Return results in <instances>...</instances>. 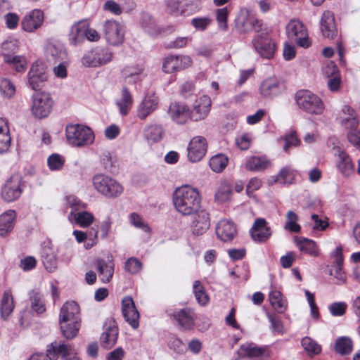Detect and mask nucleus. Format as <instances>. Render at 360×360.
<instances>
[{
  "label": "nucleus",
  "instance_id": "680f3d73",
  "mask_svg": "<svg viewBox=\"0 0 360 360\" xmlns=\"http://www.w3.org/2000/svg\"><path fill=\"white\" fill-rule=\"evenodd\" d=\"M65 162L64 158L56 153L51 154L47 159V164L49 168L51 171H58L60 170Z\"/></svg>",
  "mask_w": 360,
  "mask_h": 360
},
{
  "label": "nucleus",
  "instance_id": "a878e982",
  "mask_svg": "<svg viewBox=\"0 0 360 360\" xmlns=\"http://www.w3.org/2000/svg\"><path fill=\"white\" fill-rule=\"evenodd\" d=\"M168 114L172 120L177 124H184L188 120H191L190 108L183 103H171L169 107Z\"/></svg>",
  "mask_w": 360,
  "mask_h": 360
},
{
  "label": "nucleus",
  "instance_id": "4c0bfd02",
  "mask_svg": "<svg viewBox=\"0 0 360 360\" xmlns=\"http://www.w3.org/2000/svg\"><path fill=\"white\" fill-rule=\"evenodd\" d=\"M46 55L49 61H65L67 58V52L60 44L49 43L46 47Z\"/></svg>",
  "mask_w": 360,
  "mask_h": 360
},
{
  "label": "nucleus",
  "instance_id": "473e14b6",
  "mask_svg": "<svg viewBox=\"0 0 360 360\" xmlns=\"http://www.w3.org/2000/svg\"><path fill=\"white\" fill-rule=\"evenodd\" d=\"M167 11L174 15H189L198 11V7L194 6L191 9L184 7L183 2L180 0H165Z\"/></svg>",
  "mask_w": 360,
  "mask_h": 360
},
{
  "label": "nucleus",
  "instance_id": "8fccbe9b",
  "mask_svg": "<svg viewBox=\"0 0 360 360\" xmlns=\"http://www.w3.org/2000/svg\"><path fill=\"white\" fill-rule=\"evenodd\" d=\"M14 309L13 299L11 291L4 292L1 304V315L4 319H7Z\"/></svg>",
  "mask_w": 360,
  "mask_h": 360
},
{
  "label": "nucleus",
  "instance_id": "a18cd8bd",
  "mask_svg": "<svg viewBox=\"0 0 360 360\" xmlns=\"http://www.w3.org/2000/svg\"><path fill=\"white\" fill-rule=\"evenodd\" d=\"M334 349L337 354L348 355L353 349V342L349 337H339L335 341Z\"/></svg>",
  "mask_w": 360,
  "mask_h": 360
},
{
  "label": "nucleus",
  "instance_id": "052dcab7",
  "mask_svg": "<svg viewBox=\"0 0 360 360\" xmlns=\"http://www.w3.org/2000/svg\"><path fill=\"white\" fill-rule=\"evenodd\" d=\"M65 201L66 207L71 209L70 212H77L86 207V204L73 195L66 196Z\"/></svg>",
  "mask_w": 360,
  "mask_h": 360
},
{
  "label": "nucleus",
  "instance_id": "774afa93",
  "mask_svg": "<svg viewBox=\"0 0 360 360\" xmlns=\"http://www.w3.org/2000/svg\"><path fill=\"white\" fill-rule=\"evenodd\" d=\"M229 11L226 7L219 8L216 11L217 20L219 27L222 30H226L228 28L227 17Z\"/></svg>",
  "mask_w": 360,
  "mask_h": 360
},
{
  "label": "nucleus",
  "instance_id": "69168bd1",
  "mask_svg": "<svg viewBox=\"0 0 360 360\" xmlns=\"http://www.w3.org/2000/svg\"><path fill=\"white\" fill-rule=\"evenodd\" d=\"M142 268V263L136 257L129 258L124 264V269L131 274L139 273Z\"/></svg>",
  "mask_w": 360,
  "mask_h": 360
},
{
  "label": "nucleus",
  "instance_id": "6ab92c4d",
  "mask_svg": "<svg viewBox=\"0 0 360 360\" xmlns=\"http://www.w3.org/2000/svg\"><path fill=\"white\" fill-rule=\"evenodd\" d=\"M159 98L154 93L147 94L138 105L136 116L141 120H146L158 108Z\"/></svg>",
  "mask_w": 360,
  "mask_h": 360
},
{
  "label": "nucleus",
  "instance_id": "4be33fe9",
  "mask_svg": "<svg viewBox=\"0 0 360 360\" xmlns=\"http://www.w3.org/2000/svg\"><path fill=\"white\" fill-rule=\"evenodd\" d=\"M212 101L207 96H202L198 98L194 104L193 108L190 109V115L192 121H199L205 119L211 108Z\"/></svg>",
  "mask_w": 360,
  "mask_h": 360
},
{
  "label": "nucleus",
  "instance_id": "5701e85b",
  "mask_svg": "<svg viewBox=\"0 0 360 360\" xmlns=\"http://www.w3.org/2000/svg\"><path fill=\"white\" fill-rule=\"evenodd\" d=\"M49 354V360H57L58 356L63 360H80L70 345L56 341L51 343V349Z\"/></svg>",
  "mask_w": 360,
  "mask_h": 360
},
{
  "label": "nucleus",
  "instance_id": "6e6d98bb",
  "mask_svg": "<svg viewBox=\"0 0 360 360\" xmlns=\"http://www.w3.org/2000/svg\"><path fill=\"white\" fill-rule=\"evenodd\" d=\"M42 262L47 271H54L57 268L56 255L51 250H44L42 255Z\"/></svg>",
  "mask_w": 360,
  "mask_h": 360
},
{
  "label": "nucleus",
  "instance_id": "49530a36",
  "mask_svg": "<svg viewBox=\"0 0 360 360\" xmlns=\"http://www.w3.org/2000/svg\"><path fill=\"white\" fill-rule=\"evenodd\" d=\"M263 350L258 347L255 344L252 342H246L240 345L238 350V357L245 359L248 357H256L262 354Z\"/></svg>",
  "mask_w": 360,
  "mask_h": 360
},
{
  "label": "nucleus",
  "instance_id": "a211bd4d",
  "mask_svg": "<svg viewBox=\"0 0 360 360\" xmlns=\"http://www.w3.org/2000/svg\"><path fill=\"white\" fill-rule=\"evenodd\" d=\"M21 194V179L18 176H11L6 181L1 189V197L6 202L16 200Z\"/></svg>",
  "mask_w": 360,
  "mask_h": 360
},
{
  "label": "nucleus",
  "instance_id": "13d9d810",
  "mask_svg": "<svg viewBox=\"0 0 360 360\" xmlns=\"http://www.w3.org/2000/svg\"><path fill=\"white\" fill-rule=\"evenodd\" d=\"M15 93V86L8 78L0 77V94L6 98H10Z\"/></svg>",
  "mask_w": 360,
  "mask_h": 360
},
{
  "label": "nucleus",
  "instance_id": "37998d69",
  "mask_svg": "<svg viewBox=\"0 0 360 360\" xmlns=\"http://www.w3.org/2000/svg\"><path fill=\"white\" fill-rule=\"evenodd\" d=\"M134 99L127 86H123L121 93V98L117 101L120 113L126 115L129 113L133 105Z\"/></svg>",
  "mask_w": 360,
  "mask_h": 360
},
{
  "label": "nucleus",
  "instance_id": "3c124183",
  "mask_svg": "<svg viewBox=\"0 0 360 360\" xmlns=\"http://www.w3.org/2000/svg\"><path fill=\"white\" fill-rule=\"evenodd\" d=\"M301 344L304 351L310 356L317 355L321 352V346L310 337L306 336L303 338Z\"/></svg>",
  "mask_w": 360,
  "mask_h": 360
},
{
  "label": "nucleus",
  "instance_id": "1a4fd4ad",
  "mask_svg": "<svg viewBox=\"0 0 360 360\" xmlns=\"http://www.w3.org/2000/svg\"><path fill=\"white\" fill-rule=\"evenodd\" d=\"M236 30L241 33L255 31L257 32L262 30L261 20L250 15L247 10H241L235 20Z\"/></svg>",
  "mask_w": 360,
  "mask_h": 360
},
{
  "label": "nucleus",
  "instance_id": "09e8293b",
  "mask_svg": "<svg viewBox=\"0 0 360 360\" xmlns=\"http://www.w3.org/2000/svg\"><path fill=\"white\" fill-rule=\"evenodd\" d=\"M269 299L271 306L278 313H283L287 309V302L283 297L280 291L273 290L269 295Z\"/></svg>",
  "mask_w": 360,
  "mask_h": 360
},
{
  "label": "nucleus",
  "instance_id": "6e6552de",
  "mask_svg": "<svg viewBox=\"0 0 360 360\" xmlns=\"http://www.w3.org/2000/svg\"><path fill=\"white\" fill-rule=\"evenodd\" d=\"M285 30L289 39L294 41L301 47L309 46L307 30L301 21L290 20L286 25Z\"/></svg>",
  "mask_w": 360,
  "mask_h": 360
},
{
  "label": "nucleus",
  "instance_id": "c85d7f7f",
  "mask_svg": "<svg viewBox=\"0 0 360 360\" xmlns=\"http://www.w3.org/2000/svg\"><path fill=\"white\" fill-rule=\"evenodd\" d=\"M94 264L101 281L103 283H109L114 274V263L112 260L97 258L94 260Z\"/></svg>",
  "mask_w": 360,
  "mask_h": 360
},
{
  "label": "nucleus",
  "instance_id": "f3484780",
  "mask_svg": "<svg viewBox=\"0 0 360 360\" xmlns=\"http://www.w3.org/2000/svg\"><path fill=\"white\" fill-rule=\"evenodd\" d=\"M334 155L338 157L336 166L338 172L345 177H349L354 172V165L349 155L340 146H333Z\"/></svg>",
  "mask_w": 360,
  "mask_h": 360
},
{
  "label": "nucleus",
  "instance_id": "39448f33",
  "mask_svg": "<svg viewBox=\"0 0 360 360\" xmlns=\"http://www.w3.org/2000/svg\"><path fill=\"white\" fill-rule=\"evenodd\" d=\"M295 98L298 107L307 113L319 115L323 112V102L316 94L309 90L298 91Z\"/></svg>",
  "mask_w": 360,
  "mask_h": 360
},
{
  "label": "nucleus",
  "instance_id": "864d4df0",
  "mask_svg": "<svg viewBox=\"0 0 360 360\" xmlns=\"http://www.w3.org/2000/svg\"><path fill=\"white\" fill-rule=\"evenodd\" d=\"M228 162V158L225 155L217 154L210 158L209 165L213 172L219 173L226 168Z\"/></svg>",
  "mask_w": 360,
  "mask_h": 360
},
{
  "label": "nucleus",
  "instance_id": "20e7f679",
  "mask_svg": "<svg viewBox=\"0 0 360 360\" xmlns=\"http://www.w3.org/2000/svg\"><path fill=\"white\" fill-rule=\"evenodd\" d=\"M92 184L98 193L106 198H117L124 191L123 186L117 180L102 173L93 176Z\"/></svg>",
  "mask_w": 360,
  "mask_h": 360
},
{
  "label": "nucleus",
  "instance_id": "2eb2a0df",
  "mask_svg": "<svg viewBox=\"0 0 360 360\" xmlns=\"http://www.w3.org/2000/svg\"><path fill=\"white\" fill-rule=\"evenodd\" d=\"M207 149L206 139L202 136H195L188 146V158L190 162H197L205 155Z\"/></svg>",
  "mask_w": 360,
  "mask_h": 360
},
{
  "label": "nucleus",
  "instance_id": "f704fd0d",
  "mask_svg": "<svg viewBox=\"0 0 360 360\" xmlns=\"http://www.w3.org/2000/svg\"><path fill=\"white\" fill-rule=\"evenodd\" d=\"M271 166V161L265 156H251L245 160V168L250 172H262Z\"/></svg>",
  "mask_w": 360,
  "mask_h": 360
},
{
  "label": "nucleus",
  "instance_id": "79ce46f5",
  "mask_svg": "<svg viewBox=\"0 0 360 360\" xmlns=\"http://www.w3.org/2000/svg\"><path fill=\"white\" fill-rule=\"evenodd\" d=\"M68 219L72 222L77 224L81 227L85 228L93 223L94 217L91 213L82 210L77 212H70Z\"/></svg>",
  "mask_w": 360,
  "mask_h": 360
},
{
  "label": "nucleus",
  "instance_id": "2f4dec72",
  "mask_svg": "<svg viewBox=\"0 0 360 360\" xmlns=\"http://www.w3.org/2000/svg\"><path fill=\"white\" fill-rule=\"evenodd\" d=\"M321 31L325 37L333 39L336 33L337 28L335 22V17L332 12L325 11L320 20Z\"/></svg>",
  "mask_w": 360,
  "mask_h": 360
},
{
  "label": "nucleus",
  "instance_id": "4468645a",
  "mask_svg": "<svg viewBox=\"0 0 360 360\" xmlns=\"http://www.w3.org/2000/svg\"><path fill=\"white\" fill-rule=\"evenodd\" d=\"M284 82L276 77L264 80L259 87V92L264 98H272L282 94L285 90Z\"/></svg>",
  "mask_w": 360,
  "mask_h": 360
},
{
  "label": "nucleus",
  "instance_id": "338daca9",
  "mask_svg": "<svg viewBox=\"0 0 360 360\" xmlns=\"http://www.w3.org/2000/svg\"><path fill=\"white\" fill-rule=\"evenodd\" d=\"M129 219L131 225L136 228L141 229L145 232H149L150 228L148 224H146L143 219L136 212H132L129 216Z\"/></svg>",
  "mask_w": 360,
  "mask_h": 360
},
{
  "label": "nucleus",
  "instance_id": "aec40b11",
  "mask_svg": "<svg viewBox=\"0 0 360 360\" xmlns=\"http://www.w3.org/2000/svg\"><path fill=\"white\" fill-rule=\"evenodd\" d=\"M332 257L334 261L329 271L330 276H333L335 279V284L342 285L347 282V276L342 269L343 258L342 255V248L338 247L335 249L334 252L332 253Z\"/></svg>",
  "mask_w": 360,
  "mask_h": 360
},
{
  "label": "nucleus",
  "instance_id": "c03bdc74",
  "mask_svg": "<svg viewBox=\"0 0 360 360\" xmlns=\"http://www.w3.org/2000/svg\"><path fill=\"white\" fill-rule=\"evenodd\" d=\"M165 131L160 124L147 125L143 130V136L149 142L156 143L162 140Z\"/></svg>",
  "mask_w": 360,
  "mask_h": 360
},
{
  "label": "nucleus",
  "instance_id": "423d86ee",
  "mask_svg": "<svg viewBox=\"0 0 360 360\" xmlns=\"http://www.w3.org/2000/svg\"><path fill=\"white\" fill-rule=\"evenodd\" d=\"M31 112L32 115L37 119L47 117L51 112L54 101L51 95L46 91H39L32 96Z\"/></svg>",
  "mask_w": 360,
  "mask_h": 360
},
{
  "label": "nucleus",
  "instance_id": "9b49d317",
  "mask_svg": "<svg viewBox=\"0 0 360 360\" xmlns=\"http://www.w3.org/2000/svg\"><path fill=\"white\" fill-rule=\"evenodd\" d=\"M103 32L106 41L112 46H119L124 41L123 27L116 20H106L103 25Z\"/></svg>",
  "mask_w": 360,
  "mask_h": 360
},
{
  "label": "nucleus",
  "instance_id": "9d476101",
  "mask_svg": "<svg viewBox=\"0 0 360 360\" xmlns=\"http://www.w3.org/2000/svg\"><path fill=\"white\" fill-rule=\"evenodd\" d=\"M255 50L264 58L271 59L274 56L276 44L266 33L257 34L252 41Z\"/></svg>",
  "mask_w": 360,
  "mask_h": 360
},
{
  "label": "nucleus",
  "instance_id": "b1692460",
  "mask_svg": "<svg viewBox=\"0 0 360 360\" xmlns=\"http://www.w3.org/2000/svg\"><path fill=\"white\" fill-rule=\"evenodd\" d=\"M122 76L127 84L136 86L141 83L146 77V74L143 65H131L122 69Z\"/></svg>",
  "mask_w": 360,
  "mask_h": 360
},
{
  "label": "nucleus",
  "instance_id": "7c9ffc66",
  "mask_svg": "<svg viewBox=\"0 0 360 360\" xmlns=\"http://www.w3.org/2000/svg\"><path fill=\"white\" fill-rule=\"evenodd\" d=\"M87 27H89L87 20H79L71 27L69 33V41L71 44L77 46L84 41Z\"/></svg>",
  "mask_w": 360,
  "mask_h": 360
},
{
  "label": "nucleus",
  "instance_id": "a19ab883",
  "mask_svg": "<svg viewBox=\"0 0 360 360\" xmlns=\"http://www.w3.org/2000/svg\"><path fill=\"white\" fill-rule=\"evenodd\" d=\"M340 122L342 125L349 128L358 127L359 120L354 110L349 105H344L342 108V114L339 115Z\"/></svg>",
  "mask_w": 360,
  "mask_h": 360
},
{
  "label": "nucleus",
  "instance_id": "f257e3e1",
  "mask_svg": "<svg viewBox=\"0 0 360 360\" xmlns=\"http://www.w3.org/2000/svg\"><path fill=\"white\" fill-rule=\"evenodd\" d=\"M173 202L178 212L191 215L201 208V197L198 191L190 186L177 188L173 195Z\"/></svg>",
  "mask_w": 360,
  "mask_h": 360
},
{
  "label": "nucleus",
  "instance_id": "f03ea898",
  "mask_svg": "<svg viewBox=\"0 0 360 360\" xmlns=\"http://www.w3.org/2000/svg\"><path fill=\"white\" fill-rule=\"evenodd\" d=\"M59 323L63 335L67 339L77 335L80 328V308L74 301L65 302L60 308Z\"/></svg>",
  "mask_w": 360,
  "mask_h": 360
},
{
  "label": "nucleus",
  "instance_id": "cd10ccee",
  "mask_svg": "<svg viewBox=\"0 0 360 360\" xmlns=\"http://www.w3.org/2000/svg\"><path fill=\"white\" fill-rule=\"evenodd\" d=\"M216 234L224 242L231 241L237 235L236 226L229 219H221L217 224Z\"/></svg>",
  "mask_w": 360,
  "mask_h": 360
},
{
  "label": "nucleus",
  "instance_id": "bf43d9fd",
  "mask_svg": "<svg viewBox=\"0 0 360 360\" xmlns=\"http://www.w3.org/2000/svg\"><path fill=\"white\" fill-rule=\"evenodd\" d=\"M193 292L197 302L200 305H205L209 301L207 295L205 293L202 283L199 281H195L193 283Z\"/></svg>",
  "mask_w": 360,
  "mask_h": 360
},
{
  "label": "nucleus",
  "instance_id": "e433bc0d",
  "mask_svg": "<svg viewBox=\"0 0 360 360\" xmlns=\"http://www.w3.org/2000/svg\"><path fill=\"white\" fill-rule=\"evenodd\" d=\"M16 218V212L8 210L0 215V236L5 237L13 229Z\"/></svg>",
  "mask_w": 360,
  "mask_h": 360
},
{
  "label": "nucleus",
  "instance_id": "0eeeda50",
  "mask_svg": "<svg viewBox=\"0 0 360 360\" xmlns=\"http://www.w3.org/2000/svg\"><path fill=\"white\" fill-rule=\"evenodd\" d=\"M112 52L105 47L97 46L86 51L82 58V63L88 68H96L110 63L112 60Z\"/></svg>",
  "mask_w": 360,
  "mask_h": 360
},
{
  "label": "nucleus",
  "instance_id": "58836bf2",
  "mask_svg": "<svg viewBox=\"0 0 360 360\" xmlns=\"http://www.w3.org/2000/svg\"><path fill=\"white\" fill-rule=\"evenodd\" d=\"M4 62L8 67L16 72H24L27 69V62L26 58L22 55H7L5 54Z\"/></svg>",
  "mask_w": 360,
  "mask_h": 360
},
{
  "label": "nucleus",
  "instance_id": "393cba45",
  "mask_svg": "<svg viewBox=\"0 0 360 360\" xmlns=\"http://www.w3.org/2000/svg\"><path fill=\"white\" fill-rule=\"evenodd\" d=\"M122 311L125 321L129 323L133 328H137L139 327V313L131 297L127 296L122 299Z\"/></svg>",
  "mask_w": 360,
  "mask_h": 360
},
{
  "label": "nucleus",
  "instance_id": "de8ad7c7",
  "mask_svg": "<svg viewBox=\"0 0 360 360\" xmlns=\"http://www.w3.org/2000/svg\"><path fill=\"white\" fill-rule=\"evenodd\" d=\"M30 299L32 309L37 314H41L46 311L44 295L38 291L32 290L30 292Z\"/></svg>",
  "mask_w": 360,
  "mask_h": 360
},
{
  "label": "nucleus",
  "instance_id": "e2e57ef3",
  "mask_svg": "<svg viewBox=\"0 0 360 360\" xmlns=\"http://www.w3.org/2000/svg\"><path fill=\"white\" fill-rule=\"evenodd\" d=\"M18 45L15 39L6 40L1 44V56L5 59V54L13 56L18 51Z\"/></svg>",
  "mask_w": 360,
  "mask_h": 360
},
{
  "label": "nucleus",
  "instance_id": "603ef678",
  "mask_svg": "<svg viewBox=\"0 0 360 360\" xmlns=\"http://www.w3.org/2000/svg\"><path fill=\"white\" fill-rule=\"evenodd\" d=\"M231 195V186L226 181H221L215 193V200L224 202L229 200Z\"/></svg>",
  "mask_w": 360,
  "mask_h": 360
},
{
  "label": "nucleus",
  "instance_id": "f8f14e48",
  "mask_svg": "<svg viewBox=\"0 0 360 360\" xmlns=\"http://www.w3.org/2000/svg\"><path fill=\"white\" fill-rule=\"evenodd\" d=\"M47 78L45 65L42 63L36 61L28 71L27 84L32 90L37 91L41 88Z\"/></svg>",
  "mask_w": 360,
  "mask_h": 360
},
{
  "label": "nucleus",
  "instance_id": "bb28decb",
  "mask_svg": "<svg viewBox=\"0 0 360 360\" xmlns=\"http://www.w3.org/2000/svg\"><path fill=\"white\" fill-rule=\"evenodd\" d=\"M44 22V13L39 9H34L25 15L22 21V29L27 32H33L39 29Z\"/></svg>",
  "mask_w": 360,
  "mask_h": 360
},
{
  "label": "nucleus",
  "instance_id": "412c9836",
  "mask_svg": "<svg viewBox=\"0 0 360 360\" xmlns=\"http://www.w3.org/2000/svg\"><path fill=\"white\" fill-rule=\"evenodd\" d=\"M272 234L271 227L264 218L255 219L250 229V236L255 242L264 243L267 241Z\"/></svg>",
  "mask_w": 360,
  "mask_h": 360
},
{
  "label": "nucleus",
  "instance_id": "ea45409f",
  "mask_svg": "<svg viewBox=\"0 0 360 360\" xmlns=\"http://www.w3.org/2000/svg\"><path fill=\"white\" fill-rule=\"evenodd\" d=\"M295 242L298 249L312 257H317L319 254L315 241L304 237H295Z\"/></svg>",
  "mask_w": 360,
  "mask_h": 360
},
{
  "label": "nucleus",
  "instance_id": "5fc2aeb1",
  "mask_svg": "<svg viewBox=\"0 0 360 360\" xmlns=\"http://www.w3.org/2000/svg\"><path fill=\"white\" fill-rule=\"evenodd\" d=\"M140 22L142 27L149 34H154L157 32L158 27L155 20L150 14L146 12L142 13Z\"/></svg>",
  "mask_w": 360,
  "mask_h": 360
},
{
  "label": "nucleus",
  "instance_id": "0e129e2a",
  "mask_svg": "<svg viewBox=\"0 0 360 360\" xmlns=\"http://www.w3.org/2000/svg\"><path fill=\"white\" fill-rule=\"evenodd\" d=\"M284 141L283 150L286 153H289L292 148L297 147L300 143V141L297 137L296 133L294 131L286 134L284 136Z\"/></svg>",
  "mask_w": 360,
  "mask_h": 360
},
{
  "label": "nucleus",
  "instance_id": "4d7b16f0",
  "mask_svg": "<svg viewBox=\"0 0 360 360\" xmlns=\"http://www.w3.org/2000/svg\"><path fill=\"white\" fill-rule=\"evenodd\" d=\"M298 216L292 210H289L286 213V222L284 226L285 230L292 233H299L301 226L297 224Z\"/></svg>",
  "mask_w": 360,
  "mask_h": 360
},
{
  "label": "nucleus",
  "instance_id": "7ed1b4c3",
  "mask_svg": "<svg viewBox=\"0 0 360 360\" xmlns=\"http://www.w3.org/2000/svg\"><path fill=\"white\" fill-rule=\"evenodd\" d=\"M68 142L75 147H84L91 145L94 140L92 130L79 124H70L65 128Z\"/></svg>",
  "mask_w": 360,
  "mask_h": 360
},
{
  "label": "nucleus",
  "instance_id": "72a5a7b5",
  "mask_svg": "<svg viewBox=\"0 0 360 360\" xmlns=\"http://www.w3.org/2000/svg\"><path fill=\"white\" fill-rule=\"evenodd\" d=\"M296 176V172L290 166L283 167L277 175L271 176L268 179L269 185L279 183L281 184H291Z\"/></svg>",
  "mask_w": 360,
  "mask_h": 360
},
{
  "label": "nucleus",
  "instance_id": "c756f323",
  "mask_svg": "<svg viewBox=\"0 0 360 360\" xmlns=\"http://www.w3.org/2000/svg\"><path fill=\"white\" fill-rule=\"evenodd\" d=\"M118 328L114 322L104 325V330L102 333L100 341L103 347L109 349L113 347L117 340Z\"/></svg>",
  "mask_w": 360,
  "mask_h": 360
},
{
  "label": "nucleus",
  "instance_id": "c9c22d12",
  "mask_svg": "<svg viewBox=\"0 0 360 360\" xmlns=\"http://www.w3.org/2000/svg\"><path fill=\"white\" fill-rule=\"evenodd\" d=\"M172 316L176 321L178 325L184 330L191 329L194 326L193 313L188 308L175 311Z\"/></svg>",
  "mask_w": 360,
  "mask_h": 360
},
{
  "label": "nucleus",
  "instance_id": "ddd939ff",
  "mask_svg": "<svg viewBox=\"0 0 360 360\" xmlns=\"http://www.w3.org/2000/svg\"><path fill=\"white\" fill-rule=\"evenodd\" d=\"M191 230L193 235L204 234L210 226V214L206 210L200 208L191 215Z\"/></svg>",
  "mask_w": 360,
  "mask_h": 360
},
{
  "label": "nucleus",
  "instance_id": "dca6fc26",
  "mask_svg": "<svg viewBox=\"0 0 360 360\" xmlns=\"http://www.w3.org/2000/svg\"><path fill=\"white\" fill-rule=\"evenodd\" d=\"M192 63L188 56L171 55L167 57L162 63V70L166 73H172L189 67Z\"/></svg>",
  "mask_w": 360,
  "mask_h": 360
}]
</instances>
